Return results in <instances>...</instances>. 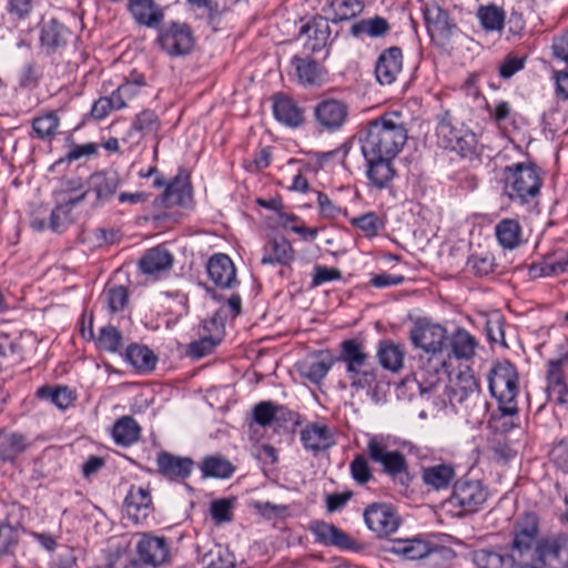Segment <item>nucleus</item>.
I'll return each mask as SVG.
<instances>
[{"mask_svg": "<svg viewBox=\"0 0 568 568\" xmlns=\"http://www.w3.org/2000/svg\"><path fill=\"white\" fill-rule=\"evenodd\" d=\"M408 139L398 113L384 114L369 122L361 136V150L368 156L396 158Z\"/></svg>", "mask_w": 568, "mask_h": 568, "instance_id": "1", "label": "nucleus"}, {"mask_svg": "<svg viewBox=\"0 0 568 568\" xmlns=\"http://www.w3.org/2000/svg\"><path fill=\"white\" fill-rule=\"evenodd\" d=\"M450 405L466 415L467 423L481 424L487 415L489 404L481 394L479 383L469 373H459L446 388Z\"/></svg>", "mask_w": 568, "mask_h": 568, "instance_id": "2", "label": "nucleus"}, {"mask_svg": "<svg viewBox=\"0 0 568 568\" xmlns=\"http://www.w3.org/2000/svg\"><path fill=\"white\" fill-rule=\"evenodd\" d=\"M504 192L519 204L534 202L540 194L542 179L540 169L531 162H520L503 169Z\"/></svg>", "mask_w": 568, "mask_h": 568, "instance_id": "3", "label": "nucleus"}, {"mask_svg": "<svg viewBox=\"0 0 568 568\" xmlns=\"http://www.w3.org/2000/svg\"><path fill=\"white\" fill-rule=\"evenodd\" d=\"M488 388L498 402L503 416L518 414L517 396L519 394V375L516 366L505 359L496 363L488 374Z\"/></svg>", "mask_w": 568, "mask_h": 568, "instance_id": "4", "label": "nucleus"}, {"mask_svg": "<svg viewBox=\"0 0 568 568\" xmlns=\"http://www.w3.org/2000/svg\"><path fill=\"white\" fill-rule=\"evenodd\" d=\"M409 339L415 348L429 354V364L436 374L445 367L443 351L447 344V331L439 324L433 323L426 318H418L409 332Z\"/></svg>", "mask_w": 568, "mask_h": 568, "instance_id": "5", "label": "nucleus"}, {"mask_svg": "<svg viewBox=\"0 0 568 568\" xmlns=\"http://www.w3.org/2000/svg\"><path fill=\"white\" fill-rule=\"evenodd\" d=\"M367 453L372 462L382 466L385 475L404 487L409 486L412 477L407 459L402 452L390 449L385 437L372 436L367 443Z\"/></svg>", "mask_w": 568, "mask_h": 568, "instance_id": "6", "label": "nucleus"}, {"mask_svg": "<svg viewBox=\"0 0 568 568\" xmlns=\"http://www.w3.org/2000/svg\"><path fill=\"white\" fill-rule=\"evenodd\" d=\"M385 550L400 556L407 560L428 559L429 564L436 568H444L443 560L453 557V550L446 547L434 546L422 538L393 539L389 541Z\"/></svg>", "mask_w": 568, "mask_h": 568, "instance_id": "7", "label": "nucleus"}, {"mask_svg": "<svg viewBox=\"0 0 568 568\" xmlns=\"http://www.w3.org/2000/svg\"><path fill=\"white\" fill-rule=\"evenodd\" d=\"M488 491L479 479L463 477L454 483L447 504L463 514L478 511L487 501Z\"/></svg>", "mask_w": 568, "mask_h": 568, "instance_id": "8", "label": "nucleus"}, {"mask_svg": "<svg viewBox=\"0 0 568 568\" xmlns=\"http://www.w3.org/2000/svg\"><path fill=\"white\" fill-rule=\"evenodd\" d=\"M158 42L169 55L179 57L191 52L195 39L189 24L171 21L160 29Z\"/></svg>", "mask_w": 568, "mask_h": 568, "instance_id": "9", "label": "nucleus"}, {"mask_svg": "<svg viewBox=\"0 0 568 568\" xmlns=\"http://www.w3.org/2000/svg\"><path fill=\"white\" fill-rule=\"evenodd\" d=\"M135 555L150 568H159L170 560V544L163 536L151 532L135 534Z\"/></svg>", "mask_w": 568, "mask_h": 568, "instance_id": "10", "label": "nucleus"}, {"mask_svg": "<svg viewBox=\"0 0 568 568\" xmlns=\"http://www.w3.org/2000/svg\"><path fill=\"white\" fill-rule=\"evenodd\" d=\"M534 554L535 559L547 568H568V534L540 538Z\"/></svg>", "mask_w": 568, "mask_h": 568, "instance_id": "11", "label": "nucleus"}, {"mask_svg": "<svg viewBox=\"0 0 568 568\" xmlns=\"http://www.w3.org/2000/svg\"><path fill=\"white\" fill-rule=\"evenodd\" d=\"M314 119L318 132L334 133L347 122L348 105L338 99H323L314 108Z\"/></svg>", "mask_w": 568, "mask_h": 568, "instance_id": "12", "label": "nucleus"}, {"mask_svg": "<svg viewBox=\"0 0 568 568\" xmlns=\"http://www.w3.org/2000/svg\"><path fill=\"white\" fill-rule=\"evenodd\" d=\"M363 516L368 529L378 537H387L395 532L400 525V518L395 507L386 503H373L368 505Z\"/></svg>", "mask_w": 568, "mask_h": 568, "instance_id": "13", "label": "nucleus"}, {"mask_svg": "<svg viewBox=\"0 0 568 568\" xmlns=\"http://www.w3.org/2000/svg\"><path fill=\"white\" fill-rule=\"evenodd\" d=\"M331 27L328 19L315 16L304 23L300 34L305 38L304 48L310 52H318L327 48L331 39Z\"/></svg>", "mask_w": 568, "mask_h": 568, "instance_id": "14", "label": "nucleus"}, {"mask_svg": "<svg viewBox=\"0 0 568 568\" xmlns=\"http://www.w3.org/2000/svg\"><path fill=\"white\" fill-rule=\"evenodd\" d=\"M403 69V52L399 47L384 50L375 64L376 80L383 85L393 84Z\"/></svg>", "mask_w": 568, "mask_h": 568, "instance_id": "15", "label": "nucleus"}, {"mask_svg": "<svg viewBox=\"0 0 568 568\" xmlns=\"http://www.w3.org/2000/svg\"><path fill=\"white\" fill-rule=\"evenodd\" d=\"M128 10L139 26L159 29L164 20V10L154 0H129Z\"/></svg>", "mask_w": 568, "mask_h": 568, "instance_id": "16", "label": "nucleus"}, {"mask_svg": "<svg viewBox=\"0 0 568 568\" xmlns=\"http://www.w3.org/2000/svg\"><path fill=\"white\" fill-rule=\"evenodd\" d=\"M310 530L317 544L334 546L339 549H352L355 545V541L345 531L323 520L312 521Z\"/></svg>", "mask_w": 568, "mask_h": 568, "instance_id": "17", "label": "nucleus"}, {"mask_svg": "<svg viewBox=\"0 0 568 568\" xmlns=\"http://www.w3.org/2000/svg\"><path fill=\"white\" fill-rule=\"evenodd\" d=\"M272 109L275 119L288 128L296 129L305 122L304 109L286 94H275Z\"/></svg>", "mask_w": 568, "mask_h": 568, "instance_id": "18", "label": "nucleus"}, {"mask_svg": "<svg viewBox=\"0 0 568 568\" xmlns=\"http://www.w3.org/2000/svg\"><path fill=\"white\" fill-rule=\"evenodd\" d=\"M301 442L306 450L315 455L335 445L332 430L328 426L321 423L307 424L301 430Z\"/></svg>", "mask_w": 568, "mask_h": 568, "instance_id": "19", "label": "nucleus"}, {"mask_svg": "<svg viewBox=\"0 0 568 568\" xmlns=\"http://www.w3.org/2000/svg\"><path fill=\"white\" fill-rule=\"evenodd\" d=\"M158 471L170 480H183L187 478L194 467V462L190 457L175 456L168 452H162L156 458Z\"/></svg>", "mask_w": 568, "mask_h": 568, "instance_id": "20", "label": "nucleus"}, {"mask_svg": "<svg viewBox=\"0 0 568 568\" xmlns=\"http://www.w3.org/2000/svg\"><path fill=\"white\" fill-rule=\"evenodd\" d=\"M363 156L366 161V174L371 184L379 190L388 187L396 175V170L393 163L395 158H372L367 154H363Z\"/></svg>", "mask_w": 568, "mask_h": 568, "instance_id": "21", "label": "nucleus"}, {"mask_svg": "<svg viewBox=\"0 0 568 568\" xmlns=\"http://www.w3.org/2000/svg\"><path fill=\"white\" fill-rule=\"evenodd\" d=\"M124 509L133 523H143L152 511V498L149 489L132 486L124 499Z\"/></svg>", "mask_w": 568, "mask_h": 568, "instance_id": "22", "label": "nucleus"}, {"mask_svg": "<svg viewBox=\"0 0 568 568\" xmlns=\"http://www.w3.org/2000/svg\"><path fill=\"white\" fill-rule=\"evenodd\" d=\"M206 270L214 284L222 288H231L237 283L235 266L226 254L213 255L207 262Z\"/></svg>", "mask_w": 568, "mask_h": 568, "instance_id": "23", "label": "nucleus"}, {"mask_svg": "<svg viewBox=\"0 0 568 568\" xmlns=\"http://www.w3.org/2000/svg\"><path fill=\"white\" fill-rule=\"evenodd\" d=\"M456 468L452 464L440 463L422 468V481L432 490H446L456 480Z\"/></svg>", "mask_w": 568, "mask_h": 568, "instance_id": "24", "label": "nucleus"}, {"mask_svg": "<svg viewBox=\"0 0 568 568\" xmlns=\"http://www.w3.org/2000/svg\"><path fill=\"white\" fill-rule=\"evenodd\" d=\"M69 37V29L54 18L43 22L40 27V43L49 54L64 48Z\"/></svg>", "mask_w": 568, "mask_h": 568, "instance_id": "25", "label": "nucleus"}, {"mask_svg": "<svg viewBox=\"0 0 568 568\" xmlns=\"http://www.w3.org/2000/svg\"><path fill=\"white\" fill-rule=\"evenodd\" d=\"M120 186V178L115 171H99L87 181V190L95 193L97 202L109 201Z\"/></svg>", "mask_w": 568, "mask_h": 568, "instance_id": "26", "label": "nucleus"}, {"mask_svg": "<svg viewBox=\"0 0 568 568\" xmlns=\"http://www.w3.org/2000/svg\"><path fill=\"white\" fill-rule=\"evenodd\" d=\"M295 254L291 243L283 236L267 241L263 247L261 263L263 265L288 266L294 261Z\"/></svg>", "mask_w": 568, "mask_h": 568, "instance_id": "27", "label": "nucleus"}, {"mask_svg": "<svg viewBox=\"0 0 568 568\" xmlns=\"http://www.w3.org/2000/svg\"><path fill=\"white\" fill-rule=\"evenodd\" d=\"M173 265V255L164 247L155 246L148 250L139 262L144 274L159 276Z\"/></svg>", "mask_w": 568, "mask_h": 568, "instance_id": "28", "label": "nucleus"}, {"mask_svg": "<svg viewBox=\"0 0 568 568\" xmlns=\"http://www.w3.org/2000/svg\"><path fill=\"white\" fill-rule=\"evenodd\" d=\"M473 561L477 568H516L517 557L504 549L475 550Z\"/></svg>", "mask_w": 568, "mask_h": 568, "instance_id": "29", "label": "nucleus"}, {"mask_svg": "<svg viewBox=\"0 0 568 568\" xmlns=\"http://www.w3.org/2000/svg\"><path fill=\"white\" fill-rule=\"evenodd\" d=\"M369 359L371 356L357 339L351 338L341 343V352L336 361L345 365L346 372L354 371L356 367L367 366Z\"/></svg>", "mask_w": 568, "mask_h": 568, "instance_id": "30", "label": "nucleus"}, {"mask_svg": "<svg viewBox=\"0 0 568 568\" xmlns=\"http://www.w3.org/2000/svg\"><path fill=\"white\" fill-rule=\"evenodd\" d=\"M424 17L432 34L437 33L439 37L448 38L456 29V24L450 20L448 12L438 6L426 8Z\"/></svg>", "mask_w": 568, "mask_h": 568, "instance_id": "31", "label": "nucleus"}, {"mask_svg": "<svg viewBox=\"0 0 568 568\" xmlns=\"http://www.w3.org/2000/svg\"><path fill=\"white\" fill-rule=\"evenodd\" d=\"M27 446V438L22 434L0 430V460L13 463Z\"/></svg>", "mask_w": 568, "mask_h": 568, "instance_id": "32", "label": "nucleus"}, {"mask_svg": "<svg viewBox=\"0 0 568 568\" xmlns=\"http://www.w3.org/2000/svg\"><path fill=\"white\" fill-rule=\"evenodd\" d=\"M390 31L388 21L379 16L368 19H362L351 27L352 36L359 38L367 36L373 39L385 37Z\"/></svg>", "mask_w": 568, "mask_h": 568, "instance_id": "33", "label": "nucleus"}, {"mask_svg": "<svg viewBox=\"0 0 568 568\" xmlns=\"http://www.w3.org/2000/svg\"><path fill=\"white\" fill-rule=\"evenodd\" d=\"M291 63L302 84L317 85L321 83L323 68L314 59L293 57Z\"/></svg>", "mask_w": 568, "mask_h": 568, "instance_id": "34", "label": "nucleus"}, {"mask_svg": "<svg viewBox=\"0 0 568 568\" xmlns=\"http://www.w3.org/2000/svg\"><path fill=\"white\" fill-rule=\"evenodd\" d=\"M405 352L402 346L390 342L379 343L377 357L383 368L396 373L403 368Z\"/></svg>", "mask_w": 568, "mask_h": 568, "instance_id": "35", "label": "nucleus"}, {"mask_svg": "<svg viewBox=\"0 0 568 568\" xmlns=\"http://www.w3.org/2000/svg\"><path fill=\"white\" fill-rule=\"evenodd\" d=\"M200 469L204 478H230L235 467L233 464L221 455H211L203 458Z\"/></svg>", "mask_w": 568, "mask_h": 568, "instance_id": "36", "label": "nucleus"}, {"mask_svg": "<svg viewBox=\"0 0 568 568\" xmlns=\"http://www.w3.org/2000/svg\"><path fill=\"white\" fill-rule=\"evenodd\" d=\"M463 124H458L449 111H445L437 123L436 134L438 138V143L444 149H449L456 143L458 135L462 134V130H466Z\"/></svg>", "mask_w": 568, "mask_h": 568, "instance_id": "37", "label": "nucleus"}, {"mask_svg": "<svg viewBox=\"0 0 568 568\" xmlns=\"http://www.w3.org/2000/svg\"><path fill=\"white\" fill-rule=\"evenodd\" d=\"M349 385L356 390L373 393L377 388V369L367 363V366L356 367L346 372Z\"/></svg>", "mask_w": 568, "mask_h": 568, "instance_id": "38", "label": "nucleus"}, {"mask_svg": "<svg viewBox=\"0 0 568 568\" xmlns=\"http://www.w3.org/2000/svg\"><path fill=\"white\" fill-rule=\"evenodd\" d=\"M141 427L131 416L120 417L113 426L112 436L114 442L122 446H130L139 440Z\"/></svg>", "mask_w": 568, "mask_h": 568, "instance_id": "39", "label": "nucleus"}, {"mask_svg": "<svg viewBox=\"0 0 568 568\" xmlns=\"http://www.w3.org/2000/svg\"><path fill=\"white\" fill-rule=\"evenodd\" d=\"M125 359L140 372H152L158 362L154 353L144 345L132 344L125 351Z\"/></svg>", "mask_w": 568, "mask_h": 568, "instance_id": "40", "label": "nucleus"}, {"mask_svg": "<svg viewBox=\"0 0 568 568\" xmlns=\"http://www.w3.org/2000/svg\"><path fill=\"white\" fill-rule=\"evenodd\" d=\"M82 202L83 196H75L59 203L50 214L49 229L55 233H62L71 223L70 214L72 209Z\"/></svg>", "mask_w": 568, "mask_h": 568, "instance_id": "41", "label": "nucleus"}, {"mask_svg": "<svg viewBox=\"0 0 568 568\" xmlns=\"http://www.w3.org/2000/svg\"><path fill=\"white\" fill-rule=\"evenodd\" d=\"M496 236L504 248L514 250L521 243V226L517 220L504 219L495 227Z\"/></svg>", "mask_w": 568, "mask_h": 568, "instance_id": "42", "label": "nucleus"}, {"mask_svg": "<svg viewBox=\"0 0 568 568\" xmlns=\"http://www.w3.org/2000/svg\"><path fill=\"white\" fill-rule=\"evenodd\" d=\"M161 128L159 116L152 110H143L134 119L129 131L131 136L138 135L139 140L144 136H156Z\"/></svg>", "mask_w": 568, "mask_h": 568, "instance_id": "43", "label": "nucleus"}, {"mask_svg": "<svg viewBox=\"0 0 568 568\" xmlns=\"http://www.w3.org/2000/svg\"><path fill=\"white\" fill-rule=\"evenodd\" d=\"M334 364V359H306L298 364L300 374L312 383L318 384L327 375Z\"/></svg>", "mask_w": 568, "mask_h": 568, "instance_id": "44", "label": "nucleus"}, {"mask_svg": "<svg viewBox=\"0 0 568 568\" xmlns=\"http://www.w3.org/2000/svg\"><path fill=\"white\" fill-rule=\"evenodd\" d=\"M327 4L333 11V23L348 21L364 10V3L359 0H327Z\"/></svg>", "mask_w": 568, "mask_h": 568, "instance_id": "45", "label": "nucleus"}, {"mask_svg": "<svg viewBox=\"0 0 568 568\" xmlns=\"http://www.w3.org/2000/svg\"><path fill=\"white\" fill-rule=\"evenodd\" d=\"M37 395L62 410L67 409L75 399L73 392L68 386H43L38 389Z\"/></svg>", "mask_w": 568, "mask_h": 568, "instance_id": "46", "label": "nucleus"}, {"mask_svg": "<svg viewBox=\"0 0 568 568\" xmlns=\"http://www.w3.org/2000/svg\"><path fill=\"white\" fill-rule=\"evenodd\" d=\"M454 355L460 359H469L475 355L476 338L464 328H458L450 341Z\"/></svg>", "mask_w": 568, "mask_h": 568, "instance_id": "47", "label": "nucleus"}, {"mask_svg": "<svg viewBox=\"0 0 568 568\" xmlns=\"http://www.w3.org/2000/svg\"><path fill=\"white\" fill-rule=\"evenodd\" d=\"M191 199V193L187 189L185 181L180 178H176L171 183L168 184L163 195L162 203L163 205L171 207L175 205L183 206Z\"/></svg>", "mask_w": 568, "mask_h": 568, "instance_id": "48", "label": "nucleus"}, {"mask_svg": "<svg viewBox=\"0 0 568 568\" xmlns=\"http://www.w3.org/2000/svg\"><path fill=\"white\" fill-rule=\"evenodd\" d=\"M60 125V119L55 111L45 112L32 120V129L38 139L52 138Z\"/></svg>", "mask_w": 568, "mask_h": 568, "instance_id": "49", "label": "nucleus"}, {"mask_svg": "<svg viewBox=\"0 0 568 568\" xmlns=\"http://www.w3.org/2000/svg\"><path fill=\"white\" fill-rule=\"evenodd\" d=\"M477 17L486 31H500L504 28L505 12L496 6L480 7Z\"/></svg>", "mask_w": 568, "mask_h": 568, "instance_id": "50", "label": "nucleus"}, {"mask_svg": "<svg viewBox=\"0 0 568 568\" xmlns=\"http://www.w3.org/2000/svg\"><path fill=\"white\" fill-rule=\"evenodd\" d=\"M352 225L358 227L367 237H373L384 229L385 221L375 212H367L351 220Z\"/></svg>", "mask_w": 568, "mask_h": 568, "instance_id": "51", "label": "nucleus"}, {"mask_svg": "<svg viewBox=\"0 0 568 568\" xmlns=\"http://www.w3.org/2000/svg\"><path fill=\"white\" fill-rule=\"evenodd\" d=\"M505 318L498 312H493L485 318L484 329L490 343H499L507 346L504 333Z\"/></svg>", "mask_w": 568, "mask_h": 568, "instance_id": "52", "label": "nucleus"}, {"mask_svg": "<svg viewBox=\"0 0 568 568\" xmlns=\"http://www.w3.org/2000/svg\"><path fill=\"white\" fill-rule=\"evenodd\" d=\"M538 540L536 537L514 532L513 551L510 554L516 555L517 561L532 559L535 558L534 548Z\"/></svg>", "mask_w": 568, "mask_h": 568, "instance_id": "53", "label": "nucleus"}, {"mask_svg": "<svg viewBox=\"0 0 568 568\" xmlns=\"http://www.w3.org/2000/svg\"><path fill=\"white\" fill-rule=\"evenodd\" d=\"M104 300L111 313H118L124 308L129 301V293L123 285H112L105 288Z\"/></svg>", "mask_w": 568, "mask_h": 568, "instance_id": "54", "label": "nucleus"}, {"mask_svg": "<svg viewBox=\"0 0 568 568\" xmlns=\"http://www.w3.org/2000/svg\"><path fill=\"white\" fill-rule=\"evenodd\" d=\"M121 344L122 334L116 327L108 325L100 329L98 345L101 349L115 353L120 349Z\"/></svg>", "mask_w": 568, "mask_h": 568, "instance_id": "55", "label": "nucleus"}, {"mask_svg": "<svg viewBox=\"0 0 568 568\" xmlns=\"http://www.w3.org/2000/svg\"><path fill=\"white\" fill-rule=\"evenodd\" d=\"M89 190H87L81 178H68L61 182L57 194L62 196V202H64L69 197L83 196V201L85 200Z\"/></svg>", "mask_w": 568, "mask_h": 568, "instance_id": "56", "label": "nucleus"}, {"mask_svg": "<svg viewBox=\"0 0 568 568\" xmlns=\"http://www.w3.org/2000/svg\"><path fill=\"white\" fill-rule=\"evenodd\" d=\"M477 138L474 132L470 130H462V134L458 135L456 143L450 146L448 150L455 151L460 154L463 158L471 156L476 153L477 149Z\"/></svg>", "mask_w": 568, "mask_h": 568, "instance_id": "57", "label": "nucleus"}, {"mask_svg": "<svg viewBox=\"0 0 568 568\" xmlns=\"http://www.w3.org/2000/svg\"><path fill=\"white\" fill-rule=\"evenodd\" d=\"M349 470L353 479L358 485H365L373 478L368 462L366 457L361 454L355 455L354 459L351 462Z\"/></svg>", "mask_w": 568, "mask_h": 568, "instance_id": "58", "label": "nucleus"}, {"mask_svg": "<svg viewBox=\"0 0 568 568\" xmlns=\"http://www.w3.org/2000/svg\"><path fill=\"white\" fill-rule=\"evenodd\" d=\"M41 78L40 67L36 61L27 62L18 74L19 85L23 89H34Z\"/></svg>", "mask_w": 568, "mask_h": 568, "instance_id": "59", "label": "nucleus"}, {"mask_svg": "<svg viewBox=\"0 0 568 568\" xmlns=\"http://www.w3.org/2000/svg\"><path fill=\"white\" fill-rule=\"evenodd\" d=\"M549 457L557 470L568 474V438L555 443Z\"/></svg>", "mask_w": 568, "mask_h": 568, "instance_id": "60", "label": "nucleus"}, {"mask_svg": "<svg viewBox=\"0 0 568 568\" xmlns=\"http://www.w3.org/2000/svg\"><path fill=\"white\" fill-rule=\"evenodd\" d=\"M491 254L477 255L474 254L468 257L467 266L473 271L476 276H485L494 271L495 262Z\"/></svg>", "mask_w": 568, "mask_h": 568, "instance_id": "61", "label": "nucleus"}, {"mask_svg": "<svg viewBox=\"0 0 568 568\" xmlns=\"http://www.w3.org/2000/svg\"><path fill=\"white\" fill-rule=\"evenodd\" d=\"M220 341V337H214L213 335L203 336L199 341L192 342L189 345L187 354L194 359H200L212 353Z\"/></svg>", "mask_w": 568, "mask_h": 568, "instance_id": "62", "label": "nucleus"}, {"mask_svg": "<svg viewBox=\"0 0 568 568\" xmlns=\"http://www.w3.org/2000/svg\"><path fill=\"white\" fill-rule=\"evenodd\" d=\"M565 124L566 116L557 106L549 109L542 115L544 131H548L552 135L564 130Z\"/></svg>", "mask_w": 568, "mask_h": 568, "instance_id": "63", "label": "nucleus"}, {"mask_svg": "<svg viewBox=\"0 0 568 568\" xmlns=\"http://www.w3.org/2000/svg\"><path fill=\"white\" fill-rule=\"evenodd\" d=\"M341 278L342 272L338 268L317 264L313 270L311 286L317 287L328 282L339 281Z\"/></svg>", "mask_w": 568, "mask_h": 568, "instance_id": "64", "label": "nucleus"}]
</instances>
